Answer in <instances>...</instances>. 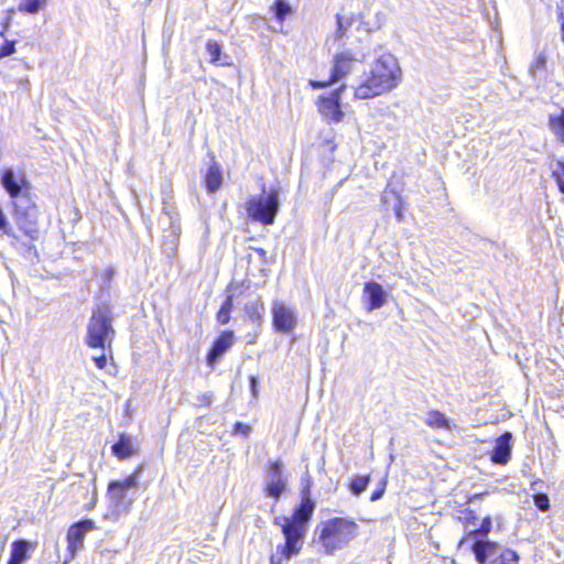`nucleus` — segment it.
I'll return each instance as SVG.
<instances>
[{
	"label": "nucleus",
	"mask_w": 564,
	"mask_h": 564,
	"mask_svg": "<svg viewBox=\"0 0 564 564\" xmlns=\"http://www.w3.org/2000/svg\"><path fill=\"white\" fill-rule=\"evenodd\" d=\"M315 506L316 502L311 496H302L301 502L290 517L274 519V524L281 527L285 542L276 546V553L270 556V564H282L284 560H290L301 552Z\"/></svg>",
	"instance_id": "f257e3e1"
},
{
	"label": "nucleus",
	"mask_w": 564,
	"mask_h": 564,
	"mask_svg": "<svg viewBox=\"0 0 564 564\" xmlns=\"http://www.w3.org/2000/svg\"><path fill=\"white\" fill-rule=\"evenodd\" d=\"M401 78L397 58L391 54L381 55L372 65L359 86L355 88L357 99H368L392 90Z\"/></svg>",
	"instance_id": "f03ea898"
},
{
	"label": "nucleus",
	"mask_w": 564,
	"mask_h": 564,
	"mask_svg": "<svg viewBox=\"0 0 564 564\" xmlns=\"http://www.w3.org/2000/svg\"><path fill=\"white\" fill-rule=\"evenodd\" d=\"M359 527L349 517H333L321 521L314 530V542L327 555L346 547L358 535Z\"/></svg>",
	"instance_id": "7ed1b4c3"
},
{
	"label": "nucleus",
	"mask_w": 564,
	"mask_h": 564,
	"mask_svg": "<svg viewBox=\"0 0 564 564\" xmlns=\"http://www.w3.org/2000/svg\"><path fill=\"white\" fill-rule=\"evenodd\" d=\"M474 536L460 539L458 546L470 551L479 564H519L516 551L490 540L477 541Z\"/></svg>",
	"instance_id": "20e7f679"
},
{
	"label": "nucleus",
	"mask_w": 564,
	"mask_h": 564,
	"mask_svg": "<svg viewBox=\"0 0 564 564\" xmlns=\"http://www.w3.org/2000/svg\"><path fill=\"white\" fill-rule=\"evenodd\" d=\"M111 315V310L106 305L97 306L93 311L87 325L86 344L89 347L105 349L110 345L115 336Z\"/></svg>",
	"instance_id": "39448f33"
},
{
	"label": "nucleus",
	"mask_w": 564,
	"mask_h": 564,
	"mask_svg": "<svg viewBox=\"0 0 564 564\" xmlns=\"http://www.w3.org/2000/svg\"><path fill=\"white\" fill-rule=\"evenodd\" d=\"M248 216L264 226L273 225L280 210L279 189L272 188L268 194L262 187V194L258 197L251 196L246 202Z\"/></svg>",
	"instance_id": "423d86ee"
},
{
	"label": "nucleus",
	"mask_w": 564,
	"mask_h": 564,
	"mask_svg": "<svg viewBox=\"0 0 564 564\" xmlns=\"http://www.w3.org/2000/svg\"><path fill=\"white\" fill-rule=\"evenodd\" d=\"M12 216L19 230L34 241L39 239V208L32 197L22 200H11Z\"/></svg>",
	"instance_id": "0eeeda50"
},
{
	"label": "nucleus",
	"mask_w": 564,
	"mask_h": 564,
	"mask_svg": "<svg viewBox=\"0 0 564 564\" xmlns=\"http://www.w3.org/2000/svg\"><path fill=\"white\" fill-rule=\"evenodd\" d=\"M0 182L12 200L31 197V186L23 172L17 173L13 169H6L1 173Z\"/></svg>",
	"instance_id": "6e6552de"
},
{
	"label": "nucleus",
	"mask_w": 564,
	"mask_h": 564,
	"mask_svg": "<svg viewBox=\"0 0 564 564\" xmlns=\"http://www.w3.org/2000/svg\"><path fill=\"white\" fill-rule=\"evenodd\" d=\"M355 62L356 58H354L349 53H340L335 55L329 82L311 80L310 85L313 88L318 89L325 88L330 84L339 82L352 70Z\"/></svg>",
	"instance_id": "1a4fd4ad"
},
{
	"label": "nucleus",
	"mask_w": 564,
	"mask_h": 564,
	"mask_svg": "<svg viewBox=\"0 0 564 564\" xmlns=\"http://www.w3.org/2000/svg\"><path fill=\"white\" fill-rule=\"evenodd\" d=\"M345 89L346 86L343 85L327 97H319L318 110L328 122L337 123L343 120L344 112L340 109V95Z\"/></svg>",
	"instance_id": "9d476101"
},
{
	"label": "nucleus",
	"mask_w": 564,
	"mask_h": 564,
	"mask_svg": "<svg viewBox=\"0 0 564 564\" xmlns=\"http://www.w3.org/2000/svg\"><path fill=\"white\" fill-rule=\"evenodd\" d=\"M95 529L96 524L90 519L80 520L69 527L67 531V549L73 557L83 549L86 534Z\"/></svg>",
	"instance_id": "9b49d317"
},
{
	"label": "nucleus",
	"mask_w": 564,
	"mask_h": 564,
	"mask_svg": "<svg viewBox=\"0 0 564 564\" xmlns=\"http://www.w3.org/2000/svg\"><path fill=\"white\" fill-rule=\"evenodd\" d=\"M272 319L274 328L281 333H290L296 326V315L293 308L281 301H274L272 304Z\"/></svg>",
	"instance_id": "f8f14e48"
},
{
	"label": "nucleus",
	"mask_w": 564,
	"mask_h": 564,
	"mask_svg": "<svg viewBox=\"0 0 564 564\" xmlns=\"http://www.w3.org/2000/svg\"><path fill=\"white\" fill-rule=\"evenodd\" d=\"M288 482L283 474V464L281 460L270 463L267 475V494H283L286 490Z\"/></svg>",
	"instance_id": "ddd939ff"
},
{
	"label": "nucleus",
	"mask_w": 564,
	"mask_h": 564,
	"mask_svg": "<svg viewBox=\"0 0 564 564\" xmlns=\"http://www.w3.org/2000/svg\"><path fill=\"white\" fill-rule=\"evenodd\" d=\"M512 433L507 431L496 440L490 453V459L494 464L506 465L509 462L512 451Z\"/></svg>",
	"instance_id": "4468645a"
},
{
	"label": "nucleus",
	"mask_w": 564,
	"mask_h": 564,
	"mask_svg": "<svg viewBox=\"0 0 564 564\" xmlns=\"http://www.w3.org/2000/svg\"><path fill=\"white\" fill-rule=\"evenodd\" d=\"M364 294L367 297V310L369 312L381 308L388 301V292L381 284L375 281L365 283Z\"/></svg>",
	"instance_id": "2eb2a0df"
},
{
	"label": "nucleus",
	"mask_w": 564,
	"mask_h": 564,
	"mask_svg": "<svg viewBox=\"0 0 564 564\" xmlns=\"http://www.w3.org/2000/svg\"><path fill=\"white\" fill-rule=\"evenodd\" d=\"M234 333L231 330H225L214 341L213 347L207 355V364L214 366L218 359L232 346Z\"/></svg>",
	"instance_id": "dca6fc26"
},
{
	"label": "nucleus",
	"mask_w": 564,
	"mask_h": 564,
	"mask_svg": "<svg viewBox=\"0 0 564 564\" xmlns=\"http://www.w3.org/2000/svg\"><path fill=\"white\" fill-rule=\"evenodd\" d=\"M135 451L132 437L123 433L119 435V440L111 446L112 454L119 459L131 457Z\"/></svg>",
	"instance_id": "f3484780"
},
{
	"label": "nucleus",
	"mask_w": 564,
	"mask_h": 564,
	"mask_svg": "<svg viewBox=\"0 0 564 564\" xmlns=\"http://www.w3.org/2000/svg\"><path fill=\"white\" fill-rule=\"evenodd\" d=\"M31 543L26 540H17L11 544V555L8 564H22L30 557Z\"/></svg>",
	"instance_id": "a211bd4d"
},
{
	"label": "nucleus",
	"mask_w": 564,
	"mask_h": 564,
	"mask_svg": "<svg viewBox=\"0 0 564 564\" xmlns=\"http://www.w3.org/2000/svg\"><path fill=\"white\" fill-rule=\"evenodd\" d=\"M109 511L107 518L117 519L121 513L127 512L131 505V500L127 496H107Z\"/></svg>",
	"instance_id": "6ab92c4d"
},
{
	"label": "nucleus",
	"mask_w": 564,
	"mask_h": 564,
	"mask_svg": "<svg viewBox=\"0 0 564 564\" xmlns=\"http://www.w3.org/2000/svg\"><path fill=\"white\" fill-rule=\"evenodd\" d=\"M205 184L209 193L217 192L223 184V172L219 164L215 161H213L207 170Z\"/></svg>",
	"instance_id": "aec40b11"
},
{
	"label": "nucleus",
	"mask_w": 564,
	"mask_h": 564,
	"mask_svg": "<svg viewBox=\"0 0 564 564\" xmlns=\"http://www.w3.org/2000/svg\"><path fill=\"white\" fill-rule=\"evenodd\" d=\"M141 473V469H138L134 474L126 477L122 480L111 481L108 486V490L111 492L113 490H140L141 488L138 486V478Z\"/></svg>",
	"instance_id": "412c9836"
},
{
	"label": "nucleus",
	"mask_w": 564,
	"mask_h": 564,
	"mask_svg": "<svg viewBox=\"0 0 564 564\" xmlns=\"http://www.w3.org/2000/svg\"><path fill=\"white\" fill-rule=\"evenodd\" d=\"M206 51L210 57L209 62L212 64H215L218 66L229 65V62H228L229 56L224 55L225 61H223V55H221L223 46L219 42H217L215 40H208L206 43Z\"/></svg>",
	"instance_id": "4be33fe9"
},
{
	"label": "nucleus",
	"mask_w": 564,
	"mask_h": 564,
	"mask_svg": "<svg viewBox=\"0 0 564 564\" xmlns=\"http://www.w3.org/2000/svg\"><path fill=\"white\" fill-rule=\"evenodd\" d=\"M547 126L557 140L564 143V108L560 112L549 116Z\"/></svg>",
	"instance_id": "5701e85b"
},
{
	"label": "nucleus",
	"mask_w": 564,
	"mask_h": 564,
	"mask_svg": "<svg viewBox=\"0 0 564 564\" xmlns=\"http://www.w3.org/2000/svg\"><path fill=\"white\" fill-rule=\"evenodd\" d=\"M245 312L253 323L260 325L263 319L264 305L260 300H256L246 304Z\"/></svg>",
	"instance_id": "b1692460"
},
{
	"label": "nucleus",
	"mask_w": 564,
	"mask_h": 564,
	"mask_svg": "<svg viewBox=\"0 0 564 564\" xmlns=\"http://www.w3.org/2000/svg\"><path fill=\"white\" fill-rule=\"evenodd\" d=\"M47 4V0H20L18 10L22 13L36 14Z\"/></svg>",
	"instance_id": "393cba45"
},
{
	"label": "nucleus",
	"mask_w": 564,
	"mask_h": 564,
	"mask_svg": "<svg viewBox=\"0 0 564 564\" xmlns=\"http://www.w3.org/2000/svg\"><path fill=\"white\" fill-rule=\"evenodd\" d=\"M0 236H7L12 239L14 242L20 241V236L17 234L14 228L9 221L8 216L6 215L3 208L0 209Z\"/></svg>",
	"instance_id": "a878e982"
},
{
	"label": "nucleus",
	"mask_w": 564,
	"mask_h": 564,
	"mask_svg": "<svg viewBox=\"0 0 564 564\" xmlns=\"http://www.w3.org/2000/svg\"><path fill=\"white\" fill-rule=\"evenodd\" d=\"M425 422L431 427L446 429V430L451 429L449 421L440 411H431V412H429Z\"/></svg>",
	"instance_id": "bb28decb"
},
{
	"label": "nucleus",
	"mask_w": 564,
	"mask_h": 564,
	"mask_svg": "<svg viewBox=\"0 0 564 564\" xmlns=\"http://www.w3.org/2000/svg\"><path fill=\"white\" fill-rule=\"evenodd\" d=\"M271 9L280 23L292 12L291 6L286 0H276Z\"/></svg>",
	"instance_id": "cd10ccee"
},
{
	"label": "nucleus",
	"mask_w": 564,
	"mask_h": 564,
	"mask_svg": "<svg viewBox=\"0 0 564 564\" xmlns=\"http://www.w3.org/2000/svg\"><path fill=\"white\" fill-rule=\"evenodd\" d=\"M354 22V17H344L340 14L336 15V32L335 37L336 39H343L346 35L347 30L351 26Z\"/></svg>",
	"instance_id": "c85d7f7f"
},
{
	"label": "nucleus",
	"mask_w": 564,
	"mask_h": 564,
	"mask_svg": "<svg viewBox=\"0 0 564 564\" xmlns=\"http://www.w3.org/2000/svg\"><path fill=\"white\" fill-rule=\"evenodd\" d=\"M491 530V520L489 517H486L482 522H481V525L478 530H474V531H470L467 535H465L464 538H469L471 535H475V540L477 541H484V540H489L487 538L488 533L490 532Z\"/></svg>",
	"instance_id": "c756f323"
},
{
	"label": "nucleus",
	"mask_w": 564,
	"mask_h": 564,
	"mask_svg": "<svg viewBox=\"0 0 564 564\" xmlns=\"http://www.w3.org/2000/svg\"><path fill=\"white\" fill-rule=\"evenodd\" d=\"M370 481V476L362 475V476H355L352 480L350 481L349 488L352 494H361L365 491L368 487V484Z\"/></svg>",
	"instance_id": "7c9ffc66"
},
{
	"label": "nucleus",
	"mask_w": 564,
	"mask_h": 564,
	"mask_svg": "<svg viewBox=\"0 0 564 564\" xmlns=\"http://www.w3.org/2000/svg\"><path fill=\"white\" fill-rule=\"evenodd\" d=\"M552 176L555 178L558 191L564 194V161H556L552 166Z\"/></svg>",
	"instance_id": "2f4dec72"
},
{
	"label": "nucleus",
	"mask_w": 564,
	"mask_h": 564,
	"mask_svg": "<svg viewBox=\"0 0 564 564\" xmlns=\"http://www.w3.org/2000/svg\"><path fill=\"white\" fill-rule=\"evenodd\" d=\"M535 508L541 511H547L550 509L549 496H532Z\"/></svg>",
	"instance_id": "473e14b6"
},
{
	"label": "nucleus",
	"mask_w": 564,
	"mask_h": 564,
	"mask_svg": "<svg viewBox=\"0 0 564 564\" xmlns=\"http://www.w3.org/2000/svg\"><path fill=\"white\" fill-rule=\"evenodd\" d=\"M15 52V42L6 40L0 47V59L12 55Z\"/></svg>",
	"instance_id": "72a5a7b5"
},
{
	"label": "nucleus",
	"mask_w": 564,
	"mask_h": 564,
	"mask_svg": "<svg viewBox=\"0 0 564 564\" xmlns=\"http://www.w3.org/2000/svg\"><path fill=\"white\" fill-rule=\"evenodd\" d=\"M392 196H393L392 208L394 210L397 219L399 221H401L403 219L401 197L397 193H392Z\"/></svg>",
	"instance_id": "f704fd0d"
},
{
	"label": "nucleus",
	"mask_w": 564,
	"mask_h": 564,
	"mask_svg": "<svg viewBox=\"0 0 564 564\" xmlns=\"http://www.w3.org/2000/svg\"><path fill=\"white\" fill-rule=\"evenodd\" d=\"M545 64H546V58L544 55L540 54L535 61L532 63V65L530 66V72L532 75L535 74V72L538 69H542L545 67Z\"/></svg>",
	"instance_id": "c9c22d12"
},
{
	"label": "nucleus",
	"mask_w": 564,
	"mask_h": 564,
	"mask_svg": "<svg viewBox=\"0 0 564 564\" xmlns=\"http://www.w3.org/2000/svg\"><path fill=\"white\" fill-rule=\"evenodd\" d=\"M229 321H230V312L219 308V311L217 313V322L221 325H225V324L229 323Z\"/></svg>",
	"instance_id": "e433bc0d"
},
{
	"label": "nucleus",
	"mask_w": 564,
	"mask_h": 564,
	"mask_svg": "<svg viewBox=\"0 0 564 564\" xmlns=\"http://www.w3.org/2000/svg\"><path fill=\"white\" fill-rule=\"evenodd\" d=\"M250 390L253 399H258L259 390H258V378L256 376H251L249 378Z\"/></svg>",
	"instance_id": "4c0bfd02"
},
{
	"label": "nucleus",
	"mask_w": 564,
	"mask_h": 564,
	"mask_svg": "<svg viewBox=\"0 0 564 564\" xmlns=\"http://www.w3.org/2000/svg\"><path fill=\"white\" fill-rule=\"evenodd\" d=\"M392 193H395V192L390 191L388 187L384 189V192L382 193V196H381V203L383 205L390 204L391 200L393 202Z\"/></svg>",
	"instance_id": "58836bf2"
},
{
	"label": "nucleus",
	"mask_w": 564,
	"mask_h": 564,
	"mask_svg": "<svg viewBox=\"0 0 564 564\" xmlns=\"http://www.w3.org/2000/svg\"><path fill=\"white\" fill-rule=\"evenodd\" d=\"M234 432L235 433H242V434L247 435L250 432V426L245 424V423L237 422L235 424Z\"/></svg>",
	"instance_id": "ea45409f"
},
{
	"label": "nucleus",
	"mask_w": 564,
	"mask_h": 564,
	"mask_svg": "<svg viewBox=\"0 0 564 564\" xmlns=\"http://www.w3.org/2000/svg\"><path fill=\"white\" fill-rule=\"evenodd\" d=\"M96 366L99 368V369H104L107 365V357L105 354H101L100 356H97V357H94L93 358Z\"/></svg>",
	"instance_id": "a19ab883"
},
{
	"label": "nucleus",
	"mask_w": 564,
	"mask_h": 564,
	"mask_svg": "<svg viewBox=\"0 0 564 564\" xmlns=\"http://www.w3.org/2000/svg\"><path fill=\"white\" fill-rule=\"evenodd\" d=\"M232 307H234V296L227 295V297L224 301V303L221 304L220 308L231 312Z\"/></svg>",
	"instance_id": "79ce46f5"
},
{
	"label": "nucleus",
	"mask_w": 564,
	"mask_h": 564,
	"mask_svg": "<svg viewBox=\"0 0 564 564\" xmlns=\"http://www.w3.org/2000/svg\"><path fill=\"white\" fill-rule=\"evenodd\" d=\"M213 393L212 392H205L203 393L202 395L198 397V401L206 404V405H209L213 401Z\"/></svg>",
	"instance_id": "37998d69"
},
{
	"label": "nucleus",
	"mask_w": 564,
	"mask_h": 564,
	"mask_svg": "<svg viewBox=\"0 0 564 564\" xmlns=\"http://www.w3.org/2000/svg\"><path fill=\"white\" fill-rule=\"evenodd\" d=\"M303 482H304V485H303L301 494H303V495L310 494V491H311V484H310V475H308V473L305 474V477L303 478Z\"/></svg>",
	"instance_id": "c03bdc74"
},
{
	"label": "nucleus",
	"mask_w": 564,
	"mask_h": 564,
	"mask_svg": "<svg viewBox=\"0 0 564 564\" xmlns=\"http://www.w3.org/2000/svg\"><path fill=\"white\" fill-rule=\"evenodd\" d=\"M386 490V480L383 478L379 479V487L372 491V494L379 495L384 494Z\"/></svg>",
	"instance_id": "a18cd8bd"
},
{
	"label": "nucleus",
	"mask_w": 564,
	"mask_h": 564,
	"mask_svg": "<svg viewBox=\"0 0 564 564\" xmlns=\"http://www.w3.org/2000/svg\"><path fill=\"white\" fill-rule=\"evenodd\" d=\"M542 485H543V481H534L532 484V489L535 491L534 494L536 495H540V494H543L541 490H542Z\"/></svg>",
	"instance_id": "49530a36"
},
{
	"label": "nucleus",
	"mask_w": 564,
	"mask_h": 564,
	"mask_svg": "<svg viewBox=\"0 0 564 564\" xmlns=\"http://www.w3.org/2000/svg\"><path fill=\"white\" fill-rule=\"evenodd\" d=\"M9 23H10V18L7 19L6 23L3 24V29L0 31V36L1 37H4V33H6V31L9 28Z\"/></svg>",
	"instance_id": "de8ad7c7"
},
{
	"label": "nucleus",
	"mask_w": 564,
	"mask_h": 564,
	"mask_svg": "<svg viewBox=\"0 0 564 564\" xmlns=\"http://www.w3.org/2000/svg\"><path fill=\"white\" fill-rule=\"evenodd\" d=\"M163 213L166 214V215H170V206L167 205V203L165 200H163Z\"/></svg>",
	"instance_id": "09e8293b"
},
{
	"label": "nucleus",
	"mask_w": 564,
	"mask_h": 564,
	"mask_svg": "<svg viewBox=\"0 0 564 564\" xmlns=\"http://www.w3.org/2000/svg\"><path fill=\"white\" fill-rule=\"evenodd\" d=\"M257 252L262 257L264 258L267 256V251L264 249H257Z\"/></svg>",
	"instance_id": "8fccbe9b"
},
{
	"label": "nucleus",
	"mask_w": 564,
	"mask_h": 564,
	"mask_svg": "<svg viewBox=\"0 0 564 564\" xmlns=\"http://www.w3.org/2000/svg\"><path fill=\"white\" fill-rule=\"evenodd\" d=\"M382 496H370V500L371 501H376L378 500L379 498H381Z\"/></svg>",
	"instance_id": "3c124183"
},
{
	"label": "nucleus",
	"mask_w": 564,
	"mask_h": 564,
	"mask_svg": "<svg viewBox=\"0 0 564 564\" xmlns=\"http://www.w3.org/2000/svg\"><path fill=\"white\" fill-rule=\"evenodd\" d=\"M112 274H113V271H112V270H108V271H107L108 279H111Z\"/></svg>",
	"instance_id": "603ef678"
},
{
	"label": "nucleus",
	"mask_w": 564,
	"mask_h": 564,
	"mask_svg": "<svg viewBox=\"0 0 564 564\" xmlns=\"http://www.w3.org/2000/svg\"><path fill=\"white\" fill-rule=\"evenodd\" d=\"M562 30H563L562 39H563V42H564V22H563V25H562Z\"/></svg>",
	"instance_id": "864d4df0"
}]
</instances>
